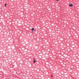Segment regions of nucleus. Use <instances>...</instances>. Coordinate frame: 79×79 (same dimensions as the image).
Instances as JSON below:
<instances>
[{
	"label": "nucleus",
	"instance_id": "423d86ee",
	"mask_svg": "<svg viewBox=\"0 0 79 79\" xmlns=\"http://www.w3.org/2000/svg\"><path fill=\"white\" fill-rule=\"evenodd\" d=\"M51 77H53V76L52 75H51Z\"/></svg>",
	"mask_w": 79,
	"mask_h": 79
},
{
	"label": "nucleus",
	"instance_id": "0eeeda50",
	"mask_svg": "<svg viewBox=\"0 0 79 79\" xmlns=\"http://www.w3.org/2000/svg\"><path fill=\"white\" fill-rule=\"evenodd\" d=\"M33 60H34V58H33Z\"/></svg>",
	"mask_w": 79,
	"mask_h": 79
},
{
	"label": "nucleus",
	"instance_id": "f257e3e1",
	"mask_svg": "<svg viewBox=\"0 0 79 79\" xmlns=\"http://www.w3.org/2000/svg\"><path fill=\"white\" fill-rule=\"evenodd\" d=\"M73 6V4H71L69 5V6H70V7H72V6Z\"/></svg>",
	"mask_w": 79,
	"mask_h": 79
},
{
	"label": "nucleus",
	"instance_id": "20e7f679",
	"mask_svg": "<svg viewBox=\"0 0 79 79\" xmlns=\"http://www.w3.org/2000/svg\"><path fill=\"white\" fill-rule=\"evenodd\" d=\"M7 5V4H5V6H6V5Z\"/></svg>",
	"mask_w": 79,
	"mask_h": 79
},
{
	"label": "nucleus",
	"instance_id": "f03ea898",
	"mask_svg": "<svg viewBox=\"0 0 79 79\" xmlns=\"http://www.w3.org/2000/svg\"><path fill=\"white\" fill-rule=\"evenodd\" d=\"M34 28H32V31H34ZM32 32H34V31H32Z\"/></svg>",
	"mask_w": 79,
	"mask_h": 79
},
{
	"label": "nucleus",
	"instance_id": "6e6552de",
	"mask_svg": "<svg viewBox=\"0 0 79 79\" xmlns=\"http://www.w3.org/2000/svg\"><path fill=\"white\" fill-rule=\"evenodd\" d=\"M34 31H35V30Z\"/></svg>",
	"mask_w": 79,
	"mask_h": 79
},
{
	"label": "nucleus",
	"instance_id": "39448f33",
	"mask_svg": "<svg viewBox=\"0 0 79 79\" xmlns=\"http://www.w3.org/2000/svg\"><path fill=\"white\" fill-rule=\"evenodd\" d=\"M56 1H57V2H59V0H56Z\"/></svg>",
	"mask_w": 79,
	"mask_h": 79
},
{
	"label": "nucleus",
	"instance_id": "7ed1b4c3",
	"mask_svg": "<svg viewBox=\"0 0 79 79\" xmlns=\"http://www.w3.org/2000/svg\"><path fill=\"white\" fill-rule=\"evenodd\" d=\"M33 63H35V60H34V61H33Z\"/></svg>",
	"mask_w": 79,
	"mask_h": 79
}]
</instances>
